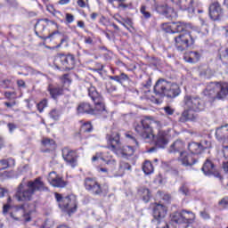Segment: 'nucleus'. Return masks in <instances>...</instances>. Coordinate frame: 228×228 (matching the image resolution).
<instances>
[{
    "label": "nucleus",
    "instance_id": "nucleus-1",
    "mask_svg": "<svg viewBox=\"0 0 228 228\" xmlns=\"http://www.w3.org/2000/svg\"><path fill=\"white\" fill-rule=\"evenodd\" d=\"M47 187L44 184V182L40 178H36L35 181H28L27 185L20 183L16 193L14 195L18 202H28L32 200L35 191H45Z\"/></svg>",
    "mask_w": 228,
    "mask_h": 228
},
{
    "label": "nucleus",
    "instance_id": "nucleus-2",
    "mask_svg": "<svg viewBox=\"0 0 228 228\" xmlns=\"http://www.w3.org/2000/svg\"><path fill=\"white\" fill-rule=\"evenodd\" d=\"M201 24L202 27L200 28V31L199 32H183L175 37V45L177 51H180L182 53L183 51H186L188 47H191V45L195 44V40L197 39V33L198 35H200V37H203V35H208V33H209L208 25H205L204 20H201Z\"/></svg>",
    "mask_w": 228,
    "mask_h": 228
},
{
    "label": "nucleus",
    "instance_id": "nucleus-3",
    "mask_svg": "<svg viewBox=\"0 0 228 228\" xmlns=\"http://www.w3.org/2000/svg\"><path fill=\"white\" fill-rule=\"evenodd\" d=\"M153 92L159 97H167V99H175L181 94V88L177 84H173L163 78L159 79L153 88Z\"/></svg>",
    "mask_w": 228,
    "mask_h": 228
},
{
    "label": "nucleus",
    "instance_id": "nucleus-4",
    "mask_svg": "<svg viewBox=\"0 0 228 228\" xmlns=\"http://www.w3.org/2000/svg\"><path fill=\"white\" fill-rule=\"evenodd\" d=\"M88 97L94 102V108L93 107L92 115H103L106 117L108 115V110H106V105L104 104V98L102 95L97 92V88L90 82H86L85 85Z\"/></svg>",
    "mask_w": 228,
    "mask_h": 228
},
{
    "label": "nucleus",
    "instance_id": "nucleus-5",
    "mask_svg": "<svg viewBox=\"0 0 228 228\" xmlns=\"http://www.w3.org/2000/svg\"><path fill=\"white\" fill-rule=\"evenodd\" d=\"M154 127L159 130L163 127V125L159 121L146 117L141 120L140 124L136 125L135 131L139 136L143 138V140H151V138H154V133L152 130Z\"/></svg>",
    "mask_w": 228,
    "mask_h": 228
},
{
    "label": "nucleus",
    "instance_id": "nucleus-6",
    "mask_svg": "<svg viewBox=\"0 0 228 228\" xmlns=\"http://www.w3.org/2000/svg\"><path fill=\"white\" fill-rule=\"evenodd\" d=\"M203 95L212 101L225 99L228 95V84L210 82L203 91Z\"/></svg>",
    "mask_w": 228,
    "mask_h": 228
},
{
    "label": "nucleus",
    "instance_id": "nucleus-7",
    "mask_svg": "<svg viewBox=\"0 0 228 228\" xmlns=\"http://www.w3.org/2000/svg\"><path fill=\"white\" fill-rule=\"evenodd\" d=\"M106 140L110 143V146H108V149L113 152L117 151H121L123 156H133L134 154V147L133 146H120V134L118 132H111V134H107Z\"/></svg>",
    "mask_w": 228,
    "mask_h": 228
},
{
    "label": "nucleus",
    "instance_id": "nucleus-8",
    "mask_svg": "<svg viewBox=\"0 0 228 228\" xmlns=\"http://www.w3.org/2000/svg\"><path fill=\"white\" fill-rule=\"evenodd\" d=\"M183 104L185 110H192V111L196 113H199V111H204V109L206 108L204 100L191 95L184 96Z\"/></svg>",
    "mask_w": 228,
    "mask_h": 228
},
{
    "label": "nucleus",
    "instance_id": "nucleus-9",
    "mask_svg": "<svg viewBox=\"0 0 228 228\" xmlns=\"http://www.w3.org/2000/svg\"><path fill=\"white\" fill-rule=\"evenodd\" d=\"M171 222L175 224H191L195 220V214L191 211L183 210L171 214Z\"/></svg>",
    "mask_w": 228,
    "mask_h": 228
},
{
    "label": "nucleus",
    "instance_id": "nucleus-10",
    "mask_svg": "<svg viewBox=\"0 0 228 228\" xmlns=\"http://www.w3.org/2000/svg\"><path fill=\"white\" fill-rule=\"evenodd\" d=\"M167 216V207L161 204H157L153 208L154 220L158 221L157 228H168V224L163 221V218Z\"/></svg>",
    "mask_w": 228,
    "mask_h": 228
},
{
    "label": "nucleus",
    "instance_id": "nucleus-11",
    "mask_svg": "<svg viewBox=\"0 0 228 228\" xmlns=\"http://www.w3.org/2000/svg\"><path fill=\"white\" fill-rule=\"evenodd\" d=\"M11 216L17 221L31 222V210H26V205L17 206Z\"/></svg>",
    "mask_w": 228,
    "mask_h": 228
},
{
    "label": "nucleus",
    "instance_id": "nucleus-12",
    "mask_svg": "<svg viewBox=\"0 0 228 228\" xmlns=\"http://www.w3.org/2000/svg\"><path fill=\"white\" fill-rule=\"evenodd\" d=\"M61 209L67 211L68 215H72L77 211V200L74 195H69L64 197L63 200L61 202Z\"/></svg>",
    "mask_w": 228,
    "mask_h": 228
},
{
    "label": "nucleus",
    "instance_id": "nucleus-13",
    "mask_svg": "<svg viewBox=\"0 0 228 228\" xmlns=\"http://www.w3.org/2000/svg\"><path fill=\"white\" fill-rule=\"evenodd\" d=\"M55 61H57V63H61L64 70H72V69H74V65H76V59L72 54H59L56 57Z\"/></svg>",
    "mask_w": 228,
    "mask_h": 228
},
{
    "label": "nucleus",
    "instance_id": "nucleus-14",
    "mask_svg": "<svg viewBox=\"0 0 228 228\" xmlns=\"http://www.w3.org/2000/svg\"><path fill=\"white\" fill-rule=\"evenodd\" d=\"M85 188L93 195H101L102 193V187L95 178L87 177L85 179Z\"/></svg>",
    "mask_w": 228,
    "mask_h": 228
},
{
    "label": "nucleus",
    "instance_id": "nucleus-15",
    "mask_svg": "<svg viewBox=\"0 0 228 228\" xmlns=\"http://www.w3.org/2000/svg\"><path fill=\"white\" fill-rule=\"evenodd\" d=\"M62 158L66 161L67 165L72 167H77V152L69 148L62 149Z\"/></svg>",
    "mask_w": 228,
    "mask_h": 228
},
{
    "label": "nucleus",
    "instance_id": "nucleus-16",
    "mask_svg": "<svg viewBox=\"0 0 228 228\" xmlns=\"http://www.w3.org/2000/svg\"><path fill=\"white\" fill-rule=\"evenodd\" d=\"M168 138H170L169 131L159 130L155 137V145L159 149H165L168 145Z\"/></svg>",
    "mask_w": 228,
    "mask_h": 228
},
{
    "label": "nucleus",
    "instance_id": "nucleus-17",
    "mask_svg": "<svg viewBox=\"0 0 228 228\" xmlns=\"http://www.w3.org/2000/svg\"><path fill=\"white\" fill-rule=\"evenodd\" d=\"M209 17L212 20H220L224 17V9L218 2H215L209 6Z\"/></svg>",
    "mask_w": 228,
    "mask_h": 228
},
{
    "label": "nucleus",
    "instance_id": "nucleus-18",
    "mask_svg": "<svg viewBox=\"0 0 228 228\" xmlns=\"http://www.w3.org/2000/svg\"><path fill=\"white\" fill-rule=\"evenodd\" d=\"M48 183L54 188H65L67 186V182L54 171L49 173Z\"/></svg>",
    "mask_w": 228,
    "mask_h": 228
},
{
    "label": "nucleus",
    "instance_id": "nucleus-19",
    "mask_svg": "<svg viewBox=\"0 0 228 228\" xmlns=\"http://www.w3.org/2000/svg\"><path fill=\"white\" fill-rule=\"evenodd\" d=\"M178 160L182 165H183V167H191V165H195V163H197V159H195L193 155L187 151H181Z\"/></svg>",
    "mask_w": 228,
    "mask_h": 228
},
{
    "label": "nucleus",
    "instance_id": "nucleus-20",
    "mask_svg": "<svg viewBox=\"0 0 228 228\" xmlns=\"http://www.w3.org/2000/svg\"><path fill=\"white\" fill-rule=\"evenodd\" d=\"M216 138L221 143H225L228 141V124L216 128Z\"/></svg>",
    "mask_w": 228,
    "mask_h": 228
},
{
    "label": "nucleus",
    "instance_id": "nucleus-21",
    "mask_svg": "<svg viewBox=\"0 0 228 228\" xmlns=\"http://www.w3.org/2000/svg\"><path fill=\"white\" fill-rule=\"evenodd\" d=\"M201 170L204 172L205 175H215V177H220V173L215 169V165L211 160H207Z\"/></svg>",
    "mask_w": 228,
    "mask_h": 228
},
{
    "label": "nucleus",
    "instance_id": "nucleus-22",
    "mask_svg": "<svg viewBox=\"0 0 228 228\" xmlns=\"http://www.w3.org/2000/svg\"><path fill=\"white\" fill-rule=\"evenodd\" d=\"M197 114L195 113V111H193V110H190V109H185L181 117H180V121L184 123V122H195V120H197Z\"/></svg>",
    "mask_w": 228,
    "mask_h": 228
},
{
    "label": "nucleus",
    "instance_id": "nucleus-23",
    "mask_svg": "<svg viewBox=\"0 0 228 228\" xmlns=\"http://www.w3.org/2000/svg\"><path fill=\"white\" fill-rule=\"evenodd\" d=\"M93 107L88 102H80L77 107V115H92Z\"/></svg>",
    "mask_w": 228,
    "mask_h": 228
},
{
    "label": "nucleus",
    "instance_id": "nucleus-24",
    "mask_svg": "<svg viewBox=\"0 0 228 228\" xmlns=\"http://www.w3.org/2000/svg\"><path fill=\"white\" fill-rule=\"evenodd\" d=\"M48 92L53 99H58L60 95H63V86L50 85L48 86Z\"/></svg>",
    "mask_w": 228,
    "mask_h": 228
},
{
    "label": "nucleus",
    "instance_id": "nucleus-25",
    "mask_svg": "<svg viewBox=\"0 0 228 228\" xmlns=\"http://www.w3.org/2000/svg\"><path fill=\"white\" fill-rule=\"evenodd\" d=\"M183 60L187 63H197L200 60V53L199 52H189L183 56Z\"/></svg>",
    "mask_w": 228,
    "mask_h": 228
},
{
    "label": "nucleus",
    "instance_id": "nucleus-26",
    "mask_svg": "<svg viewBox=\"0 0 228 228\" xmlns=\"http://www.w3.org/2000/svg\"><path fill=\"white\" fill-rule=\"evenodd\" d=\"M173 33H188V25L184 22L178 21L176 23H173Z\"/></svg>",
    "mask_w": 228,
    "mask_h": 228
},
{
    "label": "nucleus",
    "instance_id": "nucleus-27",
    "mask_svg": "<svg viewBox=\"0 0 228 228\" xmlns=\"http://www.w3.org/2000/svg\"><path fill=\"white\" fill-rule=\"evenodd\" d=\"M177 6L183 12L193 8V0H178L176 1Z\"/></svg>",
    "mask_w": 228,
    "mask_h": 228
},
{
    "label": "nucleus",
    "instance_id": "nucleus-28",
    "mask_svg": "<svg viewBox=\"0 0 228 228\" xmlns=\"http://www.w3.org/2000/svg\"><path fill=\"white\" fill-rule=\"evenodd\" d=\"M12 167H15V159H7L0 160V174L3 170H6V168H10Z\"/></svg>",
    "mask_w": 228,
    "mask_h": 228
},
{
    "label": "nucleus",
    "instance_id": "nucleus-29",
    "mask_svg": "<svg viewBox=\"0 0 228 228\" xmlns=\"http://www.w3.org/2000/svg\"><path fill=\"white\" fill-rule=\"evenodd\" d=\"M188 151H190V152H191V154H192V156H195V154L202 153V151L200 150V142H189Z\"/></svg>",
    "mask_w": 228,
    "mask_h": 228
},
{
    "label": "nucleus",
    "instance_id": "nucleus-30",
    "mask_svg": "<svg viewBox=\"0 0 228 228\" xmlns=\"http://www.w3.org/2000/svg\"><path fill=\"white\" fill-rule=\"evenodd\" d=\"M184 142L181 140H176L169 148V152H183Z\"/></svg>",
    "mask_w": 228,
    "mask_h": 228
},
{
    "label": "nucleus",
    "instance_id": "nucleus-31",
    "mask_svg": "<svg viewBox=\"0 0 228 228\" xmlns=\"http://www.w3.org/2000/svg\"><path fill=\"white\" fill-rule=\"evenodd\" d=\"M139 195L142 197L143 202H149L151 200V191L145 187H141L138 190Z\"/></svg>",
    "mask_w": 228,
    "mask_h": 228
},
{
    "label": "nucleus",
    "instance_id": "nucleus-32",
    "mask_svg": "<svg viewBox=\"0 0 228 228\" xmlns=\"http://www.w3.org/2000/svg\"><path fill=\"white\" fill-rule=\"evenodd\" d=\"M42 143L47 151H54V149H56V142L53 139L45 138L43 139Z\"/></svg>",
    "mask_w": 228,
    "mask_h": 228
},
{
    "label": "nucleus",
    "instance_id": "nucleus-33",
    "mask_svg": "<svg viewBox=\"0 0 228 228\" xmlns=\"http://www.w3.org/2000/svg\"><path fill=\"white\" fill-rule=\"evenodd\" d=\"M46 22H49V19L47 18L39 20L36 23V26H35L36 29L39 31V33H44V31H45Z\"/></svg>",
    "mask_w": 228,
    "mask_h": 228
},
{
    "label": "nucleus",
    "instance_id": "nucleus-34",
    "mask_svg": "<svg viewBox=\"0 0 228 228\" xmlns=\"http://www.w3.org/2000/svg\"><path fill=\"white\" fill-rule=\"evenodd\" d=\"M142 170L146 175H149L154 172V167L152 166V163L151 161L146 160L142 166Z\"/></svg>",
    "mask_w": 228,
    "mask_h": 228
},
{
    "label": "nucleus",
    "instance_id": "nucleus-35",
    "mask_svg": "<svg viewBox=\"0 0 228 228\" xmlns=\"http://www.w3.org/2000/svg\"><path fill=\"white\" fill-rule=\"evenodd\" d=\"M164 15L167 17V19H170V20L173 19H177V12L172 7H167L166 9V12H164Z\"/></svg>",
    "mask_w": 228,
    "mask_h": 228
},
{
    "label": "nucleus",
    "instance_id": "nucleus-36",
    "mask_svg": "<svg viewBox=\"0 0 228 228\" xmlns=\"http://www.w3.org/2000/svg\"><path fill=\"white\" fill-rule=\"evenodd\" d=\"M168 8V5L167 4H156L155 9L158 13H160L161 15H165L167 9Z\"/></svg>",
    "mask_w": 228,
    "mask_h": 228
},
{
    "label": "nucleus",
    "instance_id": "nucleus-37",
    "mask_svg": "<svg viewBox=\"0 0 228 228\" xmlns=\"http://www.w3.org/2000/svg\"><path fill=\"white\" fill-rule=\"evenodd\" d=\"M81 131L83 133H92L94 131V126H92V123L86 122L81 126Z\"/></svg>",
    "mask_w": 228,
    "mask_h": 228
},
{
    "label": "nucleus",
    "instance_id": "nucleus-38",
    "mask_svg": "<svg viewBox=\"0 0 228 228\" xmlns=\"http://www.w3.org/2000/svg\"><path fill=\"white\" fill-rule=\"evenodd\" d=\"M102 161H104L105 164L108 165V167H110V168H115L117 167V159L110 158V159H106V158H102Z\"/></svg>",
    "mask_w": 228,
    "mask_h": 228
},
{
    "label": "nucleus",
    "instance_id": "nucleus-39",
    "mask_svg": "<svg viewBox=\"0 0 228 228\" xmlns=\"http://www.w3.org/2000/svg\"><path fill=\"white\" fill-rule=\"evenodd\" d=\"M61 115V112H60V110H56V109H53V110L49 112V116H50L53 120H59Z\"/></svg>",
    "mask_w": 228,
    "mask_h": 228
},
{
    "label": "nucleus",
    "instance_id": "nucleus-40",
    "mask_svg": "<svg viewBox=\"0 0 228 228\" xmlns=\"http://www.w3.org/2000/svg\"><path fill=\"white\" fill-rule=\"evenodd\" d=\"M45 108H47V100L46 99H44L37 104V110H38L39 113H42V111H44Z\"/></svg>",
    "mask_w": 228,
    "mask_h": 228
},
{
    "label": "nucleus",
    "instance_id": "nucleus-41",
    "mask_svg": "<svg viewBox=\"0 0 228 228\" xmlns=\"http://www.w3.org/2000/svg\"><path fill=\"white\" fill-rule=\"evenodd\" d=\"M209 147H211V142L208 141L204 140L200 142L201 152L202 151H205V149H209Z\"/></svg>",
    "mask_w": 228,
    "mask_h": 228
},
{
    "label": "nucleus",
    "instance_id": "nucleus-42",
    "mask_svg": "<svg viewBox=\"0 0 228 228\" xmlns=\"http://www.w3.org/2000/svg\"><path fill=\"white\" fill-rule=\"evenodd\" d=\"M142 15H143L144 19H151V13L147 11V7L145 5L141 6L140 10Z\"/></svg>",
    "mask_w": 228,
    "mask_h": 228
},
{
    "label": "nucleus",
    "instance_id": "nucleus-43",
    "mask_svg": "<svg viewBox=\"0 0 228 228\" xmlns=\"http://www.w3.org/2000/svg\"><path fill=\"white\" fill-rule=\"evenodd\" d=\"M119 170H131V165L129 163H126L125 161H121L119 163Z\"/></svg>",
    "mask_w": 228,
    "mask_h": 228
},
{
    "label": "nucleus",
    "instance_id": "nucleus-44",
    "mask_svg": "<svg viewBox=\"0 0 228 228\" xmlns=\"http://www.w3.org/2000/svg\"><path fill=\"white\" fill-rule=\"evenodd\" d=\"M179 191H181V193H183V195H188V193H190V189L188 188V184L183 183L179 189Z\"/></svg>",
    "mask_w": 228,
    "mask_h": 228
},
{
    "label": "nucleus",
    "instance_id": "nucleus-45",
    "mask_svg": "<svg viewBox=\"0 0 228 228\" xmlns=\"http://www.w3.org/2000/svg\"><path fill=\"white\" fill-rule=\"evenodd\" d=\"M163 110L167 115H174V113H175V110L170 106H166Z\"/></svg>",
    "mask_w": 228,
    "mask_h": 228
},
{
    "label": "nucleus",
    "instance_id": "nucleus-46",
    "mask_svg": "<svg viewBox=\"0 0 228 228\" xmlns=\"http://www.w3.org/2000/svg\"><path fill=\"white\" fill-rule=\"evenodd\" d=\"M219 206H222L223 208H224V209L228 208V198H223L220 201H219Z\"/></svg>",
    "mask_w": 228,
    "mask_h": 228
},
{
    "label": "nucleus",
    "instance_id": "nucleus-47",
    "mask_svg": "<svg viewBox=\"0 0 228 228\" xmlns=\"http://www.w3.org/2000/svg\"><path fill=\"white\" fill-rule=\"evenodd\" d=\"M200 215L203 220H209V218H211V216H209V213L206 210L200 212Z\"/></svg>",
    "mask_w": 228,
    "mask_h": 228
},
{
    "label": "nucleus",
    "instance_id": "nucleus-48",
    "mask_svg": "<svg viewBox=\"0 0 228 228\" xmlns=\"http://www.w3.org/2000/svg\"><path fill=\"white\" fill-rule=\"evenodd\" d=\"M119 81H120V85H122L124 81H129V76H127L126 73H121L119 75Z\"/></svg>",
    "mask_w": 228,
    "mask_h": 228
},
{
    "label": "nucleus",
    "instance_id": "nucleus-49",
    "mask_svg": "<svg viewBox=\"0 0 228 228\" xmlns=\"http://www.w3.org/2000/svg\"><path fill=\"white\" fill-rule=\"evenodd\" d=\"M126 136L129 139L132 140L133 143L135 145L134 147H138V141H136V138H134V135L131 134H126Z\"/></svg>",
    "mask_w": 228,
    "mask_h": 228
},
{
    "label": "nucleus",
    "instance_id": "nucleus-50",
    "mask_svg": "<svg viewBox=\"0 0 228 228\" xmlns=\"http://www.w3.org/2000/svg\"><path fill=\"white\" fill-rule=\"evenodd\" d=\"M55 199L57 202H59V207L61 208V202H63V200L65 199V197H62L61 194L60 193H55Z\"/></svg>",
    "mask_w": 228,
    "mask_h": 228
},
{
    "label": "nucleus",
    "instance_id": "nucleus-51",
    "mask_svg": "<svg viewBox=\"0 0 228 228\" xmlns=\"http://www.w3.org/2000/svg\"><path fill=\"white\" fill-rule=\"evenodd\" d=\"M223 58V60H226V61H228V47H226L224 49V52H222V54H221V59Z\"/></svg>",
    "mask_w": 228,
    "mask_h": 228
},
{
    "label": "nucleus",
    "instance_id": "nucleus-52",
    "mask_svg": "<svg viewBox=\"0 0 228 228\" xmlns=\"http://www.w3.org/2000/svg\"><path fill=\"white\" fill-rule=\"evenodd\" d=\"M66 20L69 22V24L74 22V15L70 13H66Z\"/></svg>",
    "mask_w": 228,
    "mask_h": 228
},
{
    "label": "nucleus",
    "instance_id": "nucleus-53",
    "mask_svg": "<svg viewBox=\"0 0 228 228\" xmlns=\"http://www.w3.org/2000/svg\"><path fill=\"white\" fill-rule=\"evenodd\" d=\"M54 35H60V31L56 30V31L51 33L49 36H47V37H41V38H42L43 40H47V39H49V38H53V37H54Z\"/></svg>",
    "mask_w": 228,
    "mask_h": 228
},
{
    "label": "nucleus",
    "instance_id": "nucleus-54",
    "mask_svg": "<svg viewBox=\"0 0 228 228\" xmlns=\"http://www.w3.org/2000/svg\"><path fill=\"white\" fill-rule=\"evenodd\" d=\"M7 127L9 128L10 133H13L14 129H17V126L13 123H8Z\"/></svg>",
    "mask_w": 228,
    "mask_h": 228
},
{
    "label": "nucleus",
    "instance_id": "nucleus-55",
    "mask_svg": "<svg viewBox=\"0 0 228 228\" xmlns=\"http://www.w3.org/2000/svg\"><path fill=\"white\" fill-rule=\"evenodd\" d=\"M223 154L225 159H228V146L223 145Z\"/></svg>",
    "mask_w": 228,
    "mask_h": 228
},
{
    "label": "nucleus",
    "instance_id": "nucleus-56",
    "mask_svg": "<svg viewBox=\"0 0 228 228\" xmlns=\"http://www.w3.org/2000/svg\"><path fill=\"white\" fill-rule=\"evenodd\" d=\"M3 175H4V177H8V178H10V177H13V171H4V173H3Z\"/></svg>",
    "mask_w": 228,
    "mask_h": 228
},
{
    "label": "nucleus",
    "instance_id": "nucleus-57",
    "mask_svg": "<svg viewBox=\"0 0 228 228\" xmlns=\"http://www.w3.org/2000/svg\"><path fill=\"white\" fill-rule=\"evenodd\" d=\"M77 4L80 8H86V3H85L83 0H77Z\"/></svg>",
    "mask_w": 228,
    "mask_h": 228
},
{
    "label": "nucleus",
    "instance_id": "nucleus-58",
    "mask_svg": "<svg viewBox=\"0 0 228 228\" xmlns=\"http://www.w3.org/2000/svg\"><path fill=\"white\" fill-rule=\"evenodd\" d=\"M110 79L112 81H117V83H120V75L119 76H110Z\"/></svg>",
    "mask_w": 228,
    "mask_h": 228
},
{
    "label": "nucleus",
    "instance_id": "nucleus-59",
    "mask_svg": "<svg viewBox=\"0 0 228 228\" xmlns=\"http://www.w3.org/2000/svg\"><path fill=\"white\" fill-rule=\"evenodd\" d=\"M52 15H53V17H56L57 19H61V17H63V14L60 11H57L55 13L53 12Z\"/></svg>",
    "mask_w": 228,
    "mask_h": 228
},
{
    "label": "nucleus",
    "instance_id": "nucleus-60",
    "mask_svg": "<svg viewBox=\"0 0 228 228\" xmlns=\"http://www.w3.org/2000/svg\"><path fill=\"white\" fill-rule=\"evenodd\" d=\"M8 211H10V205L9 204L4 205V208H3L4 215H6V213H8Z\"/></svg>",
    "mask_w": 228,
    "mask_h": 228
},
{
    "label": "nucleus",
    "instance_id": "nucleus-61",
    "mask_svg": "<svg viewBox=\"0 0 228 228\" xmlns=\"http://www.w3.org/2000/svg\"><path fill=\"white\" fill-rule=\"evenodd\" d=\"M85 44H89L90 45H92V44H94V39H92V37H85Z\"/></svg>",
    "mask_w": 228,
    "mask_h": 228
},
{
    "label": "nucleus",
    "instance_id": "nucleus-62",
    "mask_svg": "<svg viewBox=\"0 0 228 228\" xmlns=\"http://www.w3.org/2000/svg\"><path fill=\"white\" fill-rule=\"evenodd\" d=\"M61 79L64 81V83H70V79L69 78V74H64L61 77Z\"/></svg>",
    "mask_w": 228,
    "mask_h": 228
},
{
    "label": "nucleus",
    "instance_id": "nucleus-63",
    "mask_svg": "<svg viewBox=\"0 0 228 228\" xmlns=\"http://www.w3.org/2000/svg\"><path fill=\"white\" fill-rule=\"evenodd\" d=\"M46 10L49 12V13H52V15L54 13V6L53 5H48Z\"/></svg>",
    "mask_w": 228,
    "mask_h": 228
},
{
    "label": "nucleus",
    "instance_id": "nucleus-64",
    "mask_svg": "<svg viewBox=\"0 0 228 228\" xmlns=\"http://www.w3.org/2000/svg\"><path fill=\"white\" fill-rule=\"evenodd\" d=\"M17 85H18V86H26V82H24V80H22V79H20V80H18L17 81Z\"/></svg>",
    "mask_w": 228,
    "mask_h": 228
}]
</instances>
